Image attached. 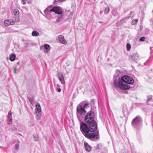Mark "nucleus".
Masks as SVG:
<instances>
[{"label":"nucleus","mask_w":153,"mask_h":153,"mask_svg":"<svg viewBox=\"0 0 153 153\" xmlns=\"http://www.w3.org/2000/svg\"><path fill=\"white\" fill-rule=\"evenodd\" d=\"M94 113L92 111L88 112L85 117V121L88 126L85 123H80V129L83 134L87 138L91 140H94L98 138V133L96 131L93 133L88 134L89 131H95L97 129V123L94 119Z\"/></svg>","instance_id":"f257e3e1"},{"label":"nucleus","mask_w":153,"mask_h":153,"mask_svg":"<svg viewBox=\"0 0 153 153\" xmlns=\"http://www.w3.org/2000/svg\"><path fill=\"white\" fill-rule=\"evenodd\" d=\"M134 82V79L128 76H123L121 79L119 77L117 79L114 80V86L122 90L128 89L130 87L128 84H132Z\"/></svg>","instance_id":"f03ea898"},{"label":"nucleus","mask_w":153,"mask_h":153,"mask_svg":"<svg viewBox=\"0 0 153 153\" xmlns=\"http://www.w3.org/2000/svg\"><path fill=\"white\" fill-rule=\"evenodd\" d=\"M88 107V103L86 102L84 103L83 102H81L77 105V112L80 115H84L86 113L85 109Z\"/></svg>","instance_id":"7ed1b4c3"},{"label":"nucleus","mask_w":153,"mask_h":153,"mask_svg":"<svg viewBox=\"0 0 153 153\" xmlns=\"http://www.w3.org/2000/svg\"><path fill=\"white\" fill-rule=\"evenodd\" d=\"M49 8V7L46 9L45 10V12H46L47 11H49L50 12H53L59 14H62V11L59 7H55L50 10L48 9Z\"/></svg>","instance_id":"20e7f679"},{"label":"nucleus","mask_w":153,"mask_h":153,"mask_svg":"<svg viewBox=\"0 0 153 153\" xmlns=\"http://www.w3.org/2000/svg\"><path fill=\"white\" fill-rule=\"evenodd\" d=\"M142 119L139 116H137L133 120L132 123L133 126H137L139 125L141 123Z\"/></svg>","instance_id":"39448f33"},{"label":"nucleus","mask_w":153,"mask_h":153,"mask_svg":"<svg viewBox=\"0 0 153 153\" xmlns=\"http://www.w3.org/2000/svg\"><path fill=\"white\" fill-rule=\"evenodd\" d=\"M19 21V19H17L16 20L14 21L13 19L9 20H6L4 22V25L6 26H8L10 25H13L16 22H18Z\"/></svg>","instance_id":"423d86ee"},{"label":"nucleus","mask_w":153,"mask_h":153,"mask_svg":"<svg viewBox=\"0 0 153 153\" xmlns=\"http://www.w3.org/2000/svg\"><path fill=\"white\" fill-rule=\"evenodd\" d=\"M129 57L134 62H137L139 59L138 55L137 53H133Z\"/></svg>","instance_id":"0eeeda50"},{"label":"nucleus","mask_w":153,"mask_h":153,"mask_svg":"<svg viewBox=\"0 0 153 153\" xmlns=\"http://www.w3.org/2000/svg\"><path fill=\"white\" fill-rule=\"evenodd\" d=\"M40 48L41 50H45L44 52L45 53L48 52L50 49V47L48 44H45L44 45H42L40 46Z\"/></svg>","instance_id":"6e6552de"},{"label":"nucleus","mask_w":153,"mask_h":153,"mask_svg":"<svg viewBox=\"0 0 153 153\" xmlns=\"http://www.w3.org/2000/svg\"><path fill=\"white\" fill-rule=\"evenodd\" d=\"M58 77L62 84H65V81L63 74L60 72L58 73Z\"/></svg>","instance_id":"1a4fd4ad"},{"label":"nucleus","mask_w":153,"mask_h":153,"mask_svg":"<svg viewBox=\"0 0 153 153\" xmlns=\"http://www.w3.org/2000/svg\"><path fill=\"white\" fill-rule=\"evenodd\" d=\"M35 112L36 114H39L41 111V109L40 104L38 103L35 105Z\"/></svg>","instance_id":"9d476101"},{"label":"nucleus","mask_w":153,"mask_h":153,"mask_svg":"<svg viewBox=\"0 0 153 153\" xmlns=\"http://www.w3.org/2000/svg\"><path fill=\"white\" fill-rule=\"evenodd\" d=\"M58 39L59 41L63 44H66L67 43L65 39L64 36L62 35L58 36Z\"/></svg>","instance_id":"9b49d317"},{"label":"nucleus","mask_w":153,"mask_h":153,"mask_svg":"<svg viewBox=\"0 0 153 153\" xmlns=\"http://www.w3.org/2000/svg\"><path fill=\"white\" fill-rule=\"evenodd\" d=\"M12 113L11 111L9 112L8 114V120L7 123L8 124H11L12 123Z\"/></svg>","instance_id":"f8f14e48"},{"label":"nucleus","mask_w":153,"mask_h":153,"mask_svg":"<svg viewBox=\"0 0 153 153\" xmlns=\"http://www.w3.org/2000/svg\"><path fill=\"white\" fill-rule=\"evenodd\" d=\"M84 146L86 151L89 152L91 151V147L87 143H84Z\"/></svg>","instance_id":"ddd939ff"},{"label":"nucleus","mask_w":153,"mask_h":153,"mask_svg":"<svg viewBox=\"0 0 153 153\" xmlns=\"http://www.w3.org/2000/svg\"><path fill=\"white\" fill-rule=\"evenodd\" d=\"M39 33L36 30H33L31 33V35L33 36H37L39 35Z\"/></svg>","instance_id":"4468645a"},{"label":"nucleus","mask_w":153,"mask_h":153,"mask_svg":"<svg viewBox=\"0 0 153 153\" xmlns=\"http://www.w3.org/2000/svg\"><path fill=\"white\" fill-rule=\"evenodd\" d=\"M16 57V56L15 54H12L10 56V60L11 61H13L15 60Z\"/></svg>","instance_id":"2eb2a0df"},{"label":"nucleus","mask_w":153,"mask_h":153,"mask_svg":"<svg viewBox=\"0 0 153 153\" xmlns=\"http://www.w3.org/2000/svg\"><path fill=\"white\" fill-rule=\"evenodd\" d=\"M110 10L109 8L108 7H106L104 10V13L105 14H108Z\"/></svg>","instance_id":"dca6fc26"},{"label":"nucleus","mask_w":153,"mask_h":153,"mask_svg":"<svg viewBox=\"0 0 153 153\" xmlns=\"http://www.w3.org/2000/svg\"><path fill=\"white\" fill-rule=\"evenodd\" d=\"M28 99L30 104L33 105L34 102V99L33 98H29Z\"/></svg>","instance_id":"f3484780"},{"label":"nucleus","mask_w":153,"mask_h":153,"mask_svg":"<svg viewBox=\"0 0 153 153\" xmlns=\"http://www.w3.org/2000/svg\"><path fill=\"white\" fill-rule=\"evenodd\" d=\"M127 50L128 51H129L131 48V46L130 44L127 43L126 44Z\"/></svg>","instance_id":"a211bd4d"},{"label":"nucleus","mask_w":153,"mask_h":153,"mask_svg":"<svg viewBox=\"0 0 153 153\" xmlns=\"http://www.w3.org/2000/svg\"><path fill=\"white\" fill-rule=\"evenodd\" d=\"M14 14L15 15H18L19 14V11L18 9H14Z\"/></svg>","instance_id":"6ab92c4d"},{"label":"nucleus","mask_w":153,"mask_h":153,"mask_svg":"<svg viewBox=\"0 0 153 153\" xmlns=\"http://www.w3.org/2000/svg\"><path fill=\"white\" fill-rule=\"evenodd\" d=\"M33 138L35 141H38L39 140V137L37 135H34Z\"/></svg>","instance_id":"aec40b11"},{"label":"nucleus","mask_w":153,"mask_h":153,"mask_svg":"<svg viewBox=\"0 0 153 153\" xmlns=\"http://www.w3.org/2000/svg\"><path fill=\"white\" fill-rule=\"evenodd\" d=\"M138 22V20L137 19L132 20V25H135Z\"/></svg>","instance_id":"412c9836"},{"label":"nucleus","mask_w":153,"mask_h":153,"mask_svg":"<svg viewBox=\"0 0 153 153\" xmlns=\"http://www.w3.org/2000/svg\"><path fill=\"white\" fill-rule=\"evenodd\" d=\"M145 38L144 37H141L139 39V41L141 42H143L145 41Z\"/></svg>","instance_id":"4be33fe9"},{"label":"nucleus","mask_w":153,"mask_h":153,"mask_svg":"<svg viewBox=\"0 0 153 153\" xmlns=\"http://www.w3.org/2000/svg\"><path fill=\"white\" fill-rule=\"evenodd\" d=\"M116 73L118 76H119L121 73V72L118 70H117L116 71Z\"/></svg>","instance_id":"5701e85b"},{"label":"nucleus","mask_w":153,"mask_h":153,"mask_svg":"<svg viewBox=\"0 0 153 153\" xmlns=\"http://www.w3.org/2000/svg\"><path fill=\"white\" fill-rule=\"evenodd\" d=\"M19 146V143L16 144L15 146V148L16 149H18Z\"/></svg>","instance_id":"b1692460"},{"label":"nucleus","mask_w":153,"mask_h":153,"mask_svg":"<svg viewBox=\"0 0 153 153\" xmlns=\"http://www.w3.org/2000/svg\"><path fill=\"white\" fill-rule=\"evenodd\" d=\"M62 20V18H59L58 19H57L56 21V22L57 23L59 22L60 21H61Z\"/></svg>","instance_id":"393cba45"},{"label":"nucleus","mask_w":153,"mask_h":153,"mask_svg":"<svg viewBox=\"0 0 153 153\" xmlns=\"http://www.w3.org/2000/svg\"><path fill=\"white\" fill-rule=\"evenodd\" d=\"M37 117H37V120L39 119H40V116H39V115H37Z\"/></svg>","instance_id":"a878e982"},{"label":"nucleus","mask_w":153,"mask_h":153,"mask_svg":"<svg viewBox=\"0 0 153 153\" xmlns=\"http://www.w3.org/2000/svg\"><path fill=\"white\" fill-rule=\"evenodd\" d=\"M57 91L59 92H60L61 91V89L60 88H58L57 89Z\"/></svg>","instance_id":"bb28decb"},{"label":"nucleus","mask_w":153,"mask_h":153,"mask_svg":"<svg viewBox=\"0 0 153 153\" xmlns=\"http://www.w3.org/2000/svg\"><path fill=\"white\" fill-rule=\"evenodd\" d=\"M25 0H22V1L23 2L22 4H26V2L24 1Z\"/></svg>","instance_id":"cd10ccee"},{"label":"nucleus","mask_w":153,"mask_h":153,"mask_svg":"<svg viewBox=\"0 0 153 153\" xmlns=\"http://www.w3.org/2000/svg\"><path fill=\"white\" fill-rule=\"evenodd\" d=\"M17 70V68H14V72L15 73H16V70Z\"/></svg>","instance_id":"c85d7f7f"},{"label":"nucleus","mask_w":153,"mask_h":153,"mask_svg":"<svg viewBox=\"0 0 153 153\" xmlns=\"http://www.w3.org/2000/svg\"><path fill=\"white\" fill-rule=\"evenodd\" d=\"M17 64H19V62H18V63H17Z\"/></svg>","instance_id":"c756f323"}]
</instances>
